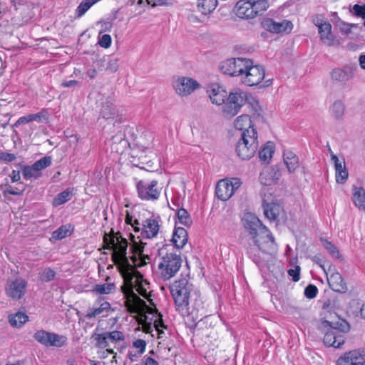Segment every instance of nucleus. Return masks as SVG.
<instances>
[{"mask_svg":"<svg viewBox=\"0 0 365 365\" xmlns=\"http://www.w3.org/2000/svg\"><path fill=\"white\" fill-rule=\"evenodd\" d=\"M129 274L130 278H123L127 287H122L123 292L129 295V298L125 304L130 312L138 313L146 307L147 305L145 302L133 292V289H135L140 295L148 299L149 296L148 292L149 283L143 279V275L136 269L131 270Z\"/></svg>","mask_w":365,"mask_h":365,"instance_id":"1","label":"nucleus"},{"mask_svg":"<svg viewBox=\"0 0 365 365\" xmlns=\"http://www.w3.org/2000/svg\"><path fill=\"white\" fill-rule=\"evenodd\" d=\"M103 242L106 245V248H111L113 250L112 254V260L116 265L120 273L123 278L129 279L128 277L130 271L135 269L129 262L127 257V247L128 241L126 239L121 237L108 236L105 234L103 236Z\"/></svg>","mask_w":365,"mask_h":365,"instance_id":"2","label":"nucleus"},{"mask_svg":"<svg viewBox=\"0 0 365 365\" xmlns=\"http://www.w3.org/2000/svg\"><path fill=\"white\" fill-rule=\"evenodd\" d=\"M258 135L256 129H250L243 131L241 138L238 140L235 151L242 160H249L255 154L258 146Z\"/></svg>","mask_w":365,"mask_h":365,"instance_id":"3","label":"nucleus"},{"mask_svg":"<svg viewBox=\"0 0 365 365\" xmlns=\"http://www.w3.org/2000/svg\"><path fill=\"white\" fill-rule=\"evenodd\" d=\"M166 249L167 247H163L160 250L159 254L163 256L158 264L159 273L165 280L175 276L182 264V259L179 255L175 252H166L164 255L163 252Z\"/></svg>","mask_w":365,"mask_h":365,"instance_id":"4","label":"nucleus"},{"mask_svg":"<svg viewBox=\"0 0 365 365\" xmlns=\"http://www.w3.org/2000/svg\"><path fill=\"white\" fill-rule=\"evenodd\" d=\"M247 101V93L240 89L230 93L222 107V113L225 118H231L236 115Z\"/></svg>","mask_w":365,"mask_h":365,"instance_id":"5","label":"nucleus"},{"mask_svg":"<svg viewBox=\"0 0 365 365\" xmlns=\"http://www.w3.org/2000/svg\"><path fill=\"white\" fill-rule=\"evenodd\" d=\"M190 287L188 280L185 278L175 281L170 286L171 294L178 307H186L189 304Z\"/></svg>","mask_w":365,"mask_h":365,"instance_id":"6","label":"nucleus"},{"mask_svg":"<svg viewBox=\"0 0 365 365\" xmlns=\"http://www.w3.org/2000/svg\"><path fill=\"white\" fill-rule=\"evenodd\" d=\"M251 65V59L247 58H232L224 61L220 64L221 71L230 76L242 77L246 68Z\"/></svg>","mask_w":365,"mask_h":365,"instance_id":"7","label":"nucleus"},{"mask_svg":"<svg viewBox=\"0 0 365 365\" xmlns=\"http://www.w3.org/2000/svg\"><path fill=\"white\" fill-rule=\"evenodd\" d=\"M138 196L142 200L155 201L160 195L161 189L158 186V182L155 180L151 181L138 180L136 182Z\"/></svg>","mask_w":365,"mask_h":365,"instance_id":"8","label":"nucleus"},{"mask_svg":"<svg viewBox=\"0 0 365 365\" xmlns=\"http://www.w3.org/2000/svg\"><path fill=\"white\" fill-rule=\"evenodd\" d=\"M241 185L242 181L238 178L221 180L216 185V195L219 200L226 201L234 195Z\"/></svg>","mask_w":365,"mask_h":365,"instance_id":"9","label":"nucleus"},{"mask_svg":"<svg viewBox=\"0 0 365 365\" xmlns=\"http://www.w3.org/2000/svg\"><path fill=\"white\" fill-rule=\"evenodd\" d=\"M265 77L264 67L259 65H254L251 59V65L246 68L240 81L247 86H255L259 85Z\"/></svg>","mask_w":365,"mask_h":365,"instance_id":"10","label":"nucleus"},{"mask_svg":"<svg viewBox=\"0 0 365 365\" xmlns=\"http://www.w3.org/2000/svg\"><path fill=\"white\" fill-rule=\"evenodd\" d=\"M52 163L51 156H44L36 161L32 165H23L21 173L25 180L38 179L41 176V171Z\"/></svg>","mask_w":365,"mask_h":365,"instance_id":"11","label":"nucleus"},{"mask_svg":"<svg viewBox=\"0 0 365 365\" xmlns=\"http://www.w3.org/2000/svg\"><path fill=\"white\" fill-rule=\"evenodd\" d=\"M242 222L252 240L256 239L260 233L262 235L265 234L264 236L269 237L267 228L262 225L260 220L255 215L251 213L245 214L242 218Z\"/></svg>","mask_w":365,"mask_h":365,"instance_id":"12","label":"nucleus"},{"mask_svg":"<svg viewBox=\"0 0 365 365\" xmlns=\"http://www.w3.org/2000/svg\"><path fill=\"white\" fill-rule=\"evenodd\" d=\"M34 337L38 342L46 346L61 347L66 344L67 341L65 336L45 330L37 331Z\"/></svg>","mask_w":365,"mask_h":365,"instance_id":"13","label":"nucleus"},{"mask_svg":"<svg viewBox=\"0 0 365 365\" xmlns=\"http://www.w3.org/2000/svg\"><path fill=\"white\" fill-rule=\"evenodd\" d=\"M173 87L178 95L180 96H187L198 88L199 84L192 78L178 76L173 79Z\"/></svg>","mask_w":365,"mask_h":365,"instance_id":"14","label":"nucleus"},{"mask_svg":"<svg viewBox=\"0 0 365 365\" xmlns=\"http://www.w3.org/2000/svg\"><path fill=\"white\" fill-rule=\"evenodd\" d=\"M337 365H364L365 349H354L345 352L336 361Z\"/></svg>","mask_w":365,"mask_h":365,"instance_id":"15","label":"nucleus"},{"mask_svg":"<svg viewBox=\"0 0 365 365\" xmlns=\"http://www.w3.org/2000/svg\"><path fill=\"white\" fill-rule=\"evenodd\" d=\"M26 286V281L21 278L9 281L5 288L6 295L14 300L20 299L25 294Z\"/></svg>","mask_w":365,"mask_h":365,"instance_id":"16","label":"nucleus"},{"mask_svg":"<svg viewBox=\"0 0 365 365\" xmlns=\"http://www.w3.org/2000/svg\"><path fill=\"white\" fill-rule=\"evenodd\" d=\"M262 206L265 217L270 221L277 220L282 211L281 205L276 200L274 201L272 195L268 197L266 195L264 196Z\"/></svg>","mask_w":365,"mask_h":365,"instance_id":"17","label":"nucleus"},{"mask_svg":"<svg viewBox=\"0 0 365 365\" xmlns=\"http://www.w3.org/2000/svg\"><path fill=\"white\" fill-rule=\"evenodd\" d=\"M323 324L325 326H329L331 329L328 331L324 336V342L329 346H334L339 348L344 343V336L343 334H340L337 329L332 328V324L329 321H324Z\"/></svg>","mask_w":365,"mask_h":365,"instance_id":"18","label":"nucleus"},{"mask_svg":"<svg viewBox=\"0 0 365 365\" xmlns=\"http://www.w3.org/2000/svg\"><path fill=\"white\" fill-rule=\"evenodd\" d=\"M269 237L264 236L265 234L262 233L258 235L256 239L252 240L255 245L257 247L259 250L264 252L271 253L276 250L277 245L274 238L272 233L267 230Z\"/></svg>","mask_w":365,"mask_h":365,"instance_id":"19","label":"nucleus"},{"mask_svg":"<svg viewBox=\"0 0 365 365\" xmlns=\"http://www.w3.org/2000/svg\"><path fill=\"white\" fill-rule=\"evenodd\" d=\"M354 68L351 66L336 68L330 72L331 81L336 83L344 84L354 77Z\"/></svg>","mask_w":365,"mask_h":365,"instance_id":"20","label":"nucleus"},{"mask_svg":"<svg viewBox=\"0 0 365 365\" xmlns=\"http://www.w3.org/2000/svg\"><path fill=\"white\" fill-rule=\"evenodd\" d=\"M263 27L272 33L289 32L292 29V24L287 20L275 21L272 19H265L262 22Z\"/></svg>","mask_w":365,"mask_h":365,"instance_id":"21","label":"nucleus"},{"mask_svg":"<svg viewBox=\"0 0 365 365\" xmlns=\"http://www.w3.org/2000/svg\"><path fill=\"white\" fill-rule=\"evenodd\" d=\"M106 144L110 147L112 153H123L128 145V142L125 140V135L122 131H118L114 136L106 142Z\"/></svg>","mask_w":365,"mask_h":365,"instance_id":"22","label":"nucleus"},{"mask_svg":"<svg viewBox=\"0 0 365 365\" xmlns=\"http://www.w3.org/2000/svg\"><path fill=\"white\" fill-rule=\"evenodd\" d=\"M252 6V1L240 0L235 6V14L241 19H252L255 17V11Z\"/></svg>","mask_w":365,"mask_h":365,"instance_id":"23","label":"nucleus"},{"mask_svg":"<svg viewBox=\"0 0 365 365\" xmlns=\"http://www.w3.org/2000/svg\"><path fill=\"white\" fill-rule=\"evenodd\" d=\"M281 174L277 169L268 168L262 170L259 174L260 182L266 186L275 184L279 179Z\"/></svg>","mask_w":365,"mask_h":365,"instance_id":"24","label":"nucleus"},{"mask_svg":"<svg viewBox=\"0 0 365 365\" xmlns=\"http://www.w3.org/2000/svg\"><path fill=\"white\" fill-rule=\"evenodd\" d=\"M207 93L213 104L218 106L223 103L225 104L227 93L221 86L217 84H214L211 86L210 89L207 91Z\"/></svg>","mask_w":365,"mask_h":365,"instance_id":"25","label":"nucleus"},{"mask_svg":"<svg viewBox=\"0 0 365 365\" xmlns=\"http://www.w3.org/2000/svg\"><path fill=\"white\" fill-rule=\"evenodd\" d=\"M329 287L335 292L344 293L347 291V286L342 276L338 272L331 273L327 277Z\"/></svg>","mask_w":365,"mask_h":365,"instance_id":"26","label":"nucleus"},{"mask_svg":"<svg viewBox=\"0 0 365 365\" xmlns=\"http://www.w3.org/2000/svg\"><path fill=\"white\" fill-rule=\"evenodd\" d=\"M159 221L156 218L150 217L144 220L143 224V234L147 238H153L159 231Z\"/></svg>","mask_w":365,"mask_h":365,"instance_id":"27","label":"nucleus"},{"mask_svg":"<svg viewBox=\"0 0 365 365\" xmlns=\"http://www.w3.org/2000/svg\"><path fill=\"white\" fill-rule=\"evenodd\" d=\"M130 237H132V242H133V244L131 246V250H132V252L133 253V255L130 257L131 260L133 262V266L134 267H137V266L138 267L143 266L144 264H146V262L145 261H143L142 259H140L138 262V257H141L143 252V249H144L143 245L144 244L141 241H140V242L135 241L134 240V236L131 234H130Z\"/></svg>","mask_w":365,"mask_h":365,"instance_id":"28","label":"nucleus"},{"mask_svg":"<svg viewBox=\"0 0 365 365\" xmlns=\"http://www.w3.org/2000/svg\"><path fill=\"white\" fill-rule=\"evenodd\" d=\"M172 242L177 248H182L187 242L186 230L183 227H176L173 235Z\"/></svg>","mask_w":365,"mask_h":365,"instance_id":"29","label":"nucleus"},{"mask_svg":"<svg viewBox=\"0 0 365 365\" xmlns=\"http://www.w3.org/2000/svg\"><path fill=\"white\" fill-rule=\"evenodd\" d=\"M319 29V34L324 43L331 46L333 44V38L331 35V26L328 22H324V24H317Z\"/></svg>","mask_w":365,"mask_h":365,"instance_id":"30","label":"nucleus"},{"mask_svg":"<svg viewBox=\"0 0 365 365\" xmlns=\"http://www.w3.org/2000/svg\"><path fill=\"white\" fill-rule=\"evenodd\" d=\"M283 160L289 173H294L299 168L298 157L292 151L287 150L284 152Z\"/></svg>","mask_w":365,"mask_h":365,"instance_id":"31","label":"nucleus"},{"mask_svg":"<svg viewBox=\"0 0 365 365\" xmlns=\"http://www.w3.org/2000/svg\"><path fill=\"white\" fill-rule=\"evenodd\" d=\"M234 126L236 129L242 130V132L250 129H256L254 127L250 116L245 114L238 116L235 120Z\"/></svg>","mask_w":365,"mask_h":365,"instance_id":"32","label":"nucleus"},{"mask_svg":"<svg viewBox=\"0 0 365 365\" xmlns=\"http://www.w3.org/2000/svg\"><path fill=\"white\" fill-rule=\"evenodd\" d=\"M217 0H197V7L203 15L212 13L217 6Z\"/></svg>","mask_w":365,"mask_h":365,"instance_id":"33","label":"nucleus"},{"mask_svg":"<svg viewBox=\"0 0 365 365\" xmlns=\"http://www.w3.org/2000/svg\"><path fill=\"white\" fill-rule=\"evenodd\" d=\"M353 202L356 207L361 210L365 209V190L354 187L353 190Z\"/></svg>","mask_w":365,"mask_h":365,"instance_id":"34","label":"nucleus"},{"mask_svg":"<svg viewBox=\"0 0 365 365\" xmlns=\"http://www.w3.org/2000/svg\"><path fill=\"white\" fill-rule=\"evenodd\" d=\"M116 109L113 103L109 101L103 103L100 115L102 118L109 120L114 118L116 115Z\"/></svg>","mask_w":365,"mask_h":365,"instance_id":"35","label":"nucleus"},{"mask_svg":"<svg viewBox=\"0 0 365 365\" xmlns=\"http://www.w3.org/2000/svg\"><path fill=\"white\" fill-rule=\"evenodd\" d=\"M274 152V145L272 142H267L259 151V158L261 160L268 163Z\"/></svg>","mask_w":365,"mask_h":365,"instance_id":"36","label":"nucleus"},{"mask_svg":"<svg viewBox=\"0 0 365 365\" xmlns=\"http://www.w3.org/2000/svg\"><path fill=\"white\" fill-rule=\"evenodd\" d=\"M110 309V304L108 302H104L98 307L88 309L86 317L87 319L94 318L103 314L104 312H108Z\"/></svg>","mask_w":365,"mask_h":365,"instance_id":"37","label":"nucleus"},{"mask_svg":"<svg viewBox=\"0 0 365 365\" xmlns=\"http://www.w3.org/2000/svg\"><path fill=\"white\" fill-rule=\"evenodd\" d=\"M29 319V317L23 312H17L15 314L9 315V321L14 327H21Z\"/></svg>","mask_w":365,"mask_h":365,"instance_id":"38","label":"nucleus"},{"mask_svg":"<svg viewBox=\"0 0 365 365\" xmlns=\"http://www.w3.org/2000/svg\"><path fill=\"white\" fill-rule=\"evenodd\" d=\"M100 66H105V70L110 73H115L118 71L119 65L118 60L117 58H109L107 59L104 57L98 61Z\"/></svg>","mask_w":365,"mask_h":365,"instance_id":"39","label":"nucleus"},{"mask_svg":"<svg viewBox=\"0 0 365 365\" xmlns=\"http://www.w3.org/2000/svg\"><path fill=\"white\" fill-rule=\"evenodd\" d=\"M331 111L334 118L341 120L345 111V106L343 101L340 100L335 101L331 107Z\"/></svg>","mask_w":365,"mask_h":365,"instance_id":"40","label":"nucleus"},{"mask_svg":"<svg viewBox=\"0 0 365 365\" xmlns=\"http://www.w3.org/2000/svg\"><path fill=\"white\" fill-rule=\"evenodd\" d=\"M98 1L99 0H83L76 9V17L80 18L83 16L93 5Z\"/></svg>","mask_w":365,"mask_h":365,"instance_id":"41","label":"nucleus"},{"mask_svg":"<svg viewBox=\"0 0 365 365\" xmlns=\"http://www.w3.org/2000/svg\"><path fill=\"white\" fill-rule=\"evenodd\" d=\"M72 192L69 189H66L58 193L53 200L52 205L54 207L61 205L71 199Z\"/></svg>","mask_w":365,"mask_h":365,"instance_id":"42","label":"nucleus"},{"mask_svg":"<svg viewBox=\"0 0 365 365\" xmlns=\"http://www.w3.org/2000/svg\"><path fill=\"white\" fill-rule=\"evenodd\" d=\"M72 226L70 224L61 226L53 232V237L56 240H61L68 236L71 233Z\"/></svg>","mask_w":365,"mask_h":365,"instance_id":"43","label":"nucleus"},{"mask_svg":"<svg viewBox=\"0 0 365 365\" xmlns=\"http://www.w3.org/2000/svg\"><path fill=\"white\" fill-rule=\"evenodd\" d=\"M114 283H104L96 284L93 291L100 294H108L115 289Z\"/></svg>","mask_w":365,"mask_h":365,"instance_id":"44","label":"nucleus"},{"mask_svg":"<svg viewBox=\"0 0 365 365\" xmlns=\"http://www.w3.org/2000/svg\"><path fill=\"white\" fill-rule=\"evenodd\" d=\"M177 216L179 220V222L182 225H184L185 226L190 227L192 223V220L190 215V214L187 212V211L184 208H180L177 212Z\"/></svg>","mask_w":365,"mask_h":365,"instance_id":"45","label":"nucleus"},{"mask_svg":"<svg viewBox=\"0 0 365 365\" xmlns=\"http://www.w3.org/2000/svg\"><path fill=\"white\" fill-rule=\"evenodd\" d=\"M106 332L103 334H94L92 338L96 341V346L98 348H106L108 346V338Z\"/></svg>","mask_w":365,"mask_h":365,"instance_id":"46","label":"nucleus"},{"mask_svg":"<svg viewBox=\"0 0 365 365\" xmlns=\"http://www.w3.org/2000/svg\"><path fill=\"white\" fill-rule=\"evenodd\" d=\"M252 4L253 10L255 11V16L266 11L269 6L267 0L252 1Z\"/></svg>","mask_w":365,"mask_h":365,"instance_id":"47","label":"nucleus"},{"mask_svg":"<svg viewBox=\"0 0 365 365\" xmlns=\"http://www.w3.org/2000/svg\"><path fill=\"white\" fill-rule=\"evenodd\" d=\"M56 276V272L50 267H46L39 273V279L41 281L47 282L53 280Z\"/></svg>","mask_w":365,"mask_h":365,"instance_id":"48","label":"nucleus"},{"mask_svg":"<svg viewBox=\"0 0 365 365\" xmlns=\"http://www.w3.org/2000/svg\"><path fill=\"white\" fill-rule=\"evenodd\" d=\"M323 245L325 247V248L329 251V254L335 258L339 259L341 257V255L339 253V251L338 248L333 245L331 242L324 240H322Z\"/></svg>","mask_w":365,"mask_h":365,"instance_id":"49","label":"nucleus"},{"mask_svg":"<svg viewBox=\"0 0 365 365\" xmlns=\"http://www.w3.org/2000/svg\"><path fill=\"white\" fill-rule=\"evenodd\" d=\"M108 340L113 342L124 340V334L119 331H113L111 332H106Z\"/></svg>","mask_w":365,"mask_h":365,"instance_id":"50","label":"nucleus"},{"mask_svg":"<svg viewBox=\"0 0 365 365\" xmlns=\"http://www.w3.org/2000/svg\"><path fill=\"white\" fill-rule=\"evenodd\" d=\"M333 329H337V331H339L340 334L347 332L350 330V325L345 320H341L335 324V326L333 327Z\"/></svg>","mask_w":365,"mask_h":365,"instance_id":"51","label":"nucleus"},{"mask_svg":"<svg viewBox=\"0 0 365 365\" xmlns=\"http://www.w3.org/2000/svg\"><path fill=\"white\" fill-rule=\"evenodd\" d=\"M331 161H333L334 163L336 173L346 168L345 161L344 159L339 160V158L334 154L331 155Z\"/></svg>","mask_w":365,"mask_h":365,"instance_id":"52","label":"nucleus"},{"mask_svg":"<svg viewBox=\"0 0 365 365\" xmlns=\"http://www.w3.org/2000/svg\"><path fill=\"white\" fill-rule=\"evenodd\" d=\"M318 289L315 285L309 284L304 289V295L309 299H313L317 296Z\"/></svg>","mask_w":365,"mask_h":365,"instance_id":"53","label":"nucleus"},{"mask_svg":"<svg viewBox=\"0 0 365 365\" xmlns=\"http://www.w3.org/2000/svg\"><path fill=\"white\" fill-rule=\"evenodd\" d=\"M348 171L346 168L336 173V180L338 183H344L348 178Z\"/></svg>","mask_w":365,"mask_h":365,"instance_id":"54","label":"nucleus"},{"mask_svg":"<svg viewBox=\"0 0 365 365\" xmlns=\"http://www.w3.org/2000/svg\"><path fill=\"white\" fill-rule=\"evenodd\" d=\"M99 45L105 48H107L110 46L111 44V37L108 34H104L101 36L98 41Z\"/></svg>","mask_w":365,"mask_h":365,"instance_id":"55","label":"nucleus"},{"mask_svg":"<svg viewBox=\"0 0 365 365\" xmlns=\"http://www.w3.org/2000/svg\"><path fill=\"white\" fill-rule=\"evenodd\" d=\"M16 159V155L13 153L0 152V161L10 163Z\"/></svg>","mask_w":365,"mask_h":365,"instance_id":"56","label":"nucleus"},{"mask_svg":"<svg viewBox=\"0 0 365 365\" xmlns=\"http://www.w3.org/2000/svg\"><path fill=\"white\" fill-rule=\"evenodd\" d=\"M288 274L292 277L294 282H298L300 279V267L297 266L294 269H289Z\"/></svg>","mask_w":365,"mask_h":365,"instance_id":"57","label":"nucleus"},{"mask_svg":"<svg viewBox=\"0 0 365 365\" xmlns=\"http://www.w3.org/2000/svg\"><path fill=\"white\" fill-rule=\"evenodd\" d=\"M353 10L356 16L365 19V5L355 4L353 6Z\"/></svg>","mask_w":365,"mask_h":365,"instance_id":"58","label":"nucleus"},{"mask_svg":"<svg viewBox=\"0 0 365 365\" xmlns=\"http://www.w3.org/2000/svg\"><path fill=\"white\" fill-rule=\"evenodd\" d=\"M146 343L143 339H137L133 342V346L140 349V352L142 354L145 351Z\"/></svg>","mask_w":365,"mask_h":365,"instance_id":"59","label":"nucleus"},{"mask_svg":"<svg viewBox=\"0 0 365 365\" xmlns=\"http://www.w3.org/2000/svg\"><path fill=\"white\" fill-rule=\"evenodd\" d=\"M24 189H19L17 187H9L4 190L5 194H10L12 195H22Z\"/></svg>","mask_w":365,"mask_h":365,"instance_id":"60","label":"nucleus"},{"mask_svg":"<svg viewBox=\"0 0 365 365\" xmlns=\"http://www.w3.org/2000/svg\"><path fill=\"white\" fill-rule=\"evenodd\" d=\"M44 115H43L42 112L35 113V114H30V115H29V120H30V122H32V121L41 122V118Z\"/></svg>","mask_w":365,"mask_h":365,"instance_id":"61","label":"nucleus"},{"mask_svg":"<svg viewBox=\"0 0 365 365\" xmlns=\"http://www.w3.org/2000/svg\"><path fill=\"white\" fill-rule=\"evenodd\" d=\"M125 222L127 224H130L134 227V230L135 232H138L140 230V228L137 226L139 225V222L137 220H135L134 223H132V217L130 215H127L125 218Z\"/></svg>","mask_w":365,"mask_h":365,"instance_id":"62","label":"nucleus"},{"mask_svg":"<svg viewBox=\"0 0 365 365\" xmlns=\"http://www.w3.org/2000/svg\"><path fill=\"white\" fill-rule=\"evenodd\" d=\"M29 122L30 120H29V115L26 116H22L17 120V121L14 123V126L18 127L20 125L26 124Z\"/></svg>","mask_w":365,"mask_h":365,"instance_id":"63","label":"nucleus"},{"mask_svg":"<svg viewBox=\"0 0 365 365\" xmlns=\"http://www.w3.org/2000/svg\"><path fill=\"white\" fill-rule=\"evenodd\" d=\"M10 176L12 182H18L21 179L20 171L13 170Z\"/></svg>","mask_w":365,"mask_h":365,"instance_id":"64","label":"nucleus"}]
</instances>
